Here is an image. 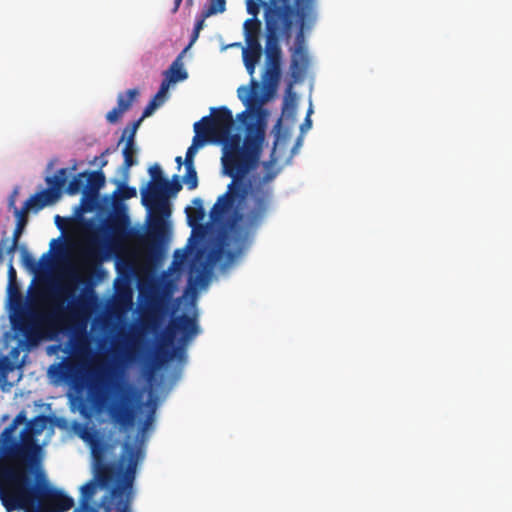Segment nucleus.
Segmentation results:
<instances>
[{
	"label": "nucleus",
	"instance_id": "1",
	"mask_svg": "<svg viewBox=\"0 0 512 512\" xmlns=\"http://www.w3.org/2000/svg\"><path fill=\"white\" fill-rule=\"evenodd\" d=\"M264 131L250 124L246 128L242 150L222 156L223 173L232 180L227 191L222 194L210 211L212 222H221L231 210L232 217L227 221L223 234L224 245L240 252L253 233L266 218L273 197L272 182L278 171L271 162H265V173L252 174L260 162Z\"/></svg>",
	"mask_w": 512,
	"mask_h": 512
},
{
	"label": "nucleus",
	"instance_id": "2",
	"mask_svg": "<svg viewBox=\"0 0 512 512\" xmlns=\"http://www.w3.org/2000/svg\"><path fill=\"white\" fill-rule=\"evenodd\" d=\"M314 0H272L265 9L266 44L265 52L268 66L280 67L281 47L279 41L287 44L291 41L296 28L295 48L290 70L295 81L299 80L308 64L304 49L305 29L315 20Z\"/></svg>",
	"mask_w": 512,
	"mask_h": 512
},
{
	"label": "nucleus",
	"instance_id": "3",
	"mask_svg": "<svg viewBox=\"0 0 512 512\" xmlns=\"http://www.w3.org/2000/svg\"><path fill=\"white\" fill-rule=\"evenodd\" d=\"M168 180L149 182L141 189L142 204L149 210L147 232L130 227L129 216L125 212H116L105 224L109 242L118 246L129 240L140 244L154 246L165 238L166 219L171 215L167 196Z\"/></svg>",
	"mask_w": 512,
	"mask_h": 512
},
{
	"label": "nucleus",
	"instance_id": "4",
	"mask_svg": "<svg viewBox=\"0 0 512 512\" xmlns=\"http://www.w3.org/2000/svg\"><path fill=\"white\" fill-rule=\"evenodd\" d=\"M92 456L97 466L96 477L101 487L110 490V503L115 512H132L131 504L134 497L133 485L139 461L145 455L144 440L137 436L136 443L125 442L119 463H104L105 448L102 444L92 445Z\"/></svg>",
	"mask_w": 512,
	"mask_h": 512
},
{
	"label": "nucleus",
	"instance_id": "5",
	"mask_svg": "<svg viewBox=\"0 0 512 512\" xmlns=\"http://www.w3.org/2000/svg\"><path fill=\"white\" fill-rule=\"evenodd\" d=\"M169 314V301L164 295L153 294L149 296L141 326L144 331L157 336L160 343L157 358L161 362H166L173 357V354L166 351L164 347L172 345L177 334L181 335L180 342L185 344L199 333L197 316L187 314L172 317L167 327L161 330Z\"/></svg>",
	"mask_w": 512,
	"mask_h": 512
},
{
	"label": "nucleus",
	"instance_id": "6",
	"mask_svg": "<svg viewBox=\"0 0 512 512\" xmlns=\"http://www.w3.org/2000/svg\"><path fill=\"white\" fill-rule=\"evenodd\" d=\"M32 281L26 288L25 296L20 292L19 309L10 313L11 332L3 337V349L7 355L0 356V382L10 372L20 368L32 350Z\"/></svg>",
	"mask_w": 512,
	"mask_h": 512
},
{
	"label": "nucleus",
	"instance_id": "7",
	"mask_svg": "<svg viewBox=\"0 0 512 512\" xmlns=\"http://www.w3.org/2000/svg\"><path fill=\"white\" fill-rule=\"evenodd\" d=\"M0 456L15 467H0V477L23 480L25 471H32V419L26 421L23 413L0 434Z\"/></svg>",
	"mask_w": 512,
	"mask_h": 512
},
{
	"label": "nucleus",
	"instance_id": "8",
	"mask_svg": "<svg viewBox=\"0 0 512 512\" xmlns=\"http://www.w3.org/2000/svg\"><path fill=\"white\" fill-rule=\"evenodd\" d=\"M88 399L97 411L108 408L111 419L123 428L134 425L139 395L130 385L120 386L117 398L109 406L107 394L104 389L103 374L100 370H94L87 383Z\"/></svg>",
	"mask_w": 512,
	"mask_h": 512
},
{
	"label": "nucleus",
	"instance_id": "9",
	"mask_svg": "<svg viewBox=\"0 0 512 512\" xmlns=\"http://www.w3.org/2000/svg\"><path fill=\"white\" fill-rule=\"evenodd\" d=\"M235 121L226 106L211 109V116H205L194 124V143L205 145L207 142L221 141L232 132Z\"/></svg>",
	"mask_w": 512,
	"mask_h": 512
},
{
	"label": "nucleus",
	"instance_id": "10",
	"mask_svg": "<svg viewBox=\"0 0 512 512\" xmlns=\"http://www.w3.org/2000/svg\"><path fill=\"white\" fill-rule=\"evenodd\" d=\"M0 467H15L0 456ZM0 498L6 507H25L32 502V471H25L23 480L0 477Z\"/></svg>",
	"mask_w": 512,
	"mask_h": 512
},
{
	"label": "nucleus",
	"instance_id": "11",
	"mask_svg": "<svg viewBox=\"0 0 512 512\" xmlns=\"http://www.w3.org/2000/svg\"><path fill=\"white\" fill-rule=\"evenodd\" d=\"M74 504V499L48 478L34 482V512H67Z\"/></svg>",
	"mask_w": 512,
	"mask_h": 512
},
{
	"label": "nucleus",
	"instance_id": "12",
	"mask_svg": "<svg viewBox=\"0 0 512 512\" xmlns=\"http://www.w3.org/2000/svg\"><path fill=\"white\" fill-rule=\"evenodd\" d=\"M19 194V189L16 187L10 194L8 198V208L9 210H13L14 216L16 218V227L13 233V239L11 244H9L8 238H2L0 241V264L4 261L5 253L13 252L18 244V240L28 223V213L32 209V195H30L24 202L21 209H18L15 205L16 198Z\"/></svg>",
	"mask_w": 512,
	"mask_h": 512
},
{
	"label": "nucleus",
	"instance_id": "13",
	"mask_svg": "<svg viewBox=\"0 0 512 512\" xmlns=\"http://www.w3.org/2000/svg\"><path fill=\"white\" fill-rule=\"evenodd\" d=\"M49 376L56 382L76 384L80 374V366L72 360H63L48 369Z\"/></svg>",
	"mask_w": 512,
	"mask_h": 512
},
{
	"label": "nucleus",
	"instance_id": "14",
	"mask_svg": "<svg viewBox=\"0 0 512 512\" xmlns=\"http://www.w3.org/2000/svg\"><path fill=\"white\" fill-rule=\"evenodd\" d=\"M105 184V175L102 171L87 172L85 177L84 196H96Z\"/></svg>",
	"mask_w": 512,
	"mask_h": 512
},
{
	"label": "nucleus",
	"instance_id": "15",
	"mask_svg": "<svg viewBox=\"0 0 512 512\" xmlns=\"http://www.w3.org/2000/svg\"><path fill=\"white\" fill-rule=\"evenodd\" d=\"M261 21L258 18H249L244 22V36L246 44H261Z\"/></svg>",
	"mask_w": 512,
	"mask_h": 512
},
{
	"label": "nucleus",
	"instance_id": "16",
	"mask_svg": "<svg viewBox=\"0 0 512 512\" xmlns=\"http://www.w3.org/2000/svg\"><path fill=\"white\" fill-rule=\"evenodd\" d=\"M61 196L55 188L47 187V189L34 194V211H38L45 206L56 202Z\"/></svg>",
	"mask_w": 512,
	"mask_h": 512
},
{
	"label": "nucleus",
	"instance_id": "17",
	"mask_svg": "<svg viewBox=\"0 0 512 512\" xmlns=\"http://www.w3.org/2000/svg\"><path fill=\"white\" fill-rule=\"evenodd\" d=\"M259 90V83L252 79L251 87L241 86L238 88V98L248 108L252 107L257 102V93Z\"/></svg>",
	"mask_w": 512,
	"mask_h": 512
},
{
	"label": "nucleus",
	"instance_id": "18",
	"mask_svg": "<svg viewBox=\"0 0 512 512\" xmlns=\"http://www.w3.org/2000/svg\"><path fill=\"white\" fill-rule=\"evenodd\" d=\"M21 287L16 279L15 281H8L7 284V308L8 314L14 312V309H19Z\"/></svg>",
	"mask_w": 512,
	"mask_h": 512
},
{
	"label": "nucleus",
	"instance_id": "19",
	"mask_svg": "<svg viewBox=\"0 0 512 512\" xmlns=\"http://www.w3.org/2000/svg\"><path fill=\"white\" fill-rule=\"evenodd\" d=\"M216 143L223 145V149H222L223 155L222 156H226L229 153L241 151L243 140L239 133L232 134L231 132H229V134L227 135V137L225 139H223L221 141H217Z\"/></svg>",
	"mask_w": 512,
	"mask_h": 512
},
{
	"label": "nucleus",
	"instance_id": "20",
	"mask_svg": "<svg viewBox=\"0 0 512 512\" xmlns=\"http://www.w3.org/2000/svg\"><path fill=\"white\" fill-rule=\"evenodd\" d=\"M183 52L177 56V58L172 62L169 69L164 72L165 76H169L172 79H175V82L183 81L188 78V73L183 67L182 56Z\"/></svg>",
	"mask_w": 512,
	"mask_h": 512
},
{
	"label": "nucleus",
	"instance_id": "21",
	"mask_svg": "<svg viewBox=\"0 0 512 512\" xmlns=\"http://www.w3.org/2000/svg\"><path fill=\"white\" fill-rule=\"evenodd\" d=\"M98 486H101L99 481L91 479L80 488V500L79 504L84 506H90V501L97 492Z\"/></svg>",
	"mask_w": 512,
	"mask_h": 512
},
{
	"label": "nucleus",
	"instance_id": "22",
	"mask_svg": "<svg viewBox=\"0 0 512 512\" xmlns=\"http://www.w3.org/2000/svg\"><path fill=\"white\" fill-rule=\"evenodd\" d=\"M122 153H123L124 161L121 166V169L124 171L125 179H126L128 177L129 169L137 163V161L134 157L136 150L134 147V143H132L131 139L126 140V144H125V147H124Z\"/></svg>",
	"mask_w": 512,
	"mask_h": 512
},
{
	"label": "nucleus",
	"instance_id": "23",
	"mask_svg": "<svg viewBox=\"0 0 512 512\" xmlns=\"http://www.w3.org/2000/svg\"><path fill=\"white\" fill-rule=\"evenodd\" d=\"M47 475L42 467V447L34 439V482L47 479Z\"/></svg>",
	"mask_w": 512,
	"mask_h": 512
},
{
	"label": "nucleus",
	"instance_id": "24",
	"mask_svg": "<svg viewBox=\"0 0 512 512\" xmlns=\"http://www.w3.org/2000/svg\"><path fill=\"white\" fill-rule=\"evenodd\" d=\"M68 177V169L61 168L56 174L53 176L46 177V183L49 187L55 188L59 193H62V190L67 182Z\"/></svg>",
	"mask_w": 512,
	"mask_h": 512
},
{
	"label": "nucleus",
	"instance_id": "25",
	"mask_svg": "<svg viewBox=\"0 0 512 512\" xmlns=\"http://www.w3.org/2000/svg\"><path fill=\"white\" fill-rule=\"evenodd\" d=\"M138 95L139 91L136 88L128 89L125 93H120L117 97V106L124 112L128 111Z\"/></svg>",
	"mask_w": 512,
	"mask_h": 512
},
{
	"label": "nucleus",
	"instance_id": "26",
	"mask_svg": "<svg viewBox=\"0 0 512 512\" xmlns=\"http://www.w3.org/2000/svg\"><path fill=\"white\" fill-rule=\"evenodd\" d=\"M86 175L87 172H82L74 176L68 183L65 192L69 195H76L80 192L84 194Z\"/></svg>",
	"mask_w": 512,
	"mask_h": 512
},
{
	"label": "nucleus",
	"instance_id": "27",
	"mask_svg": "<svg viewBox=\"0 0 512 512\" xmlns=\"http://www.w3.org/2000/svg\"><path fill=\"white\" fill-rule=\"evenodd\" d=\"M242 51L243 61L248 63H258L262 55L261 44H246Z\"/></svg>",
	"mask_w": 512,
	"mask_h": 512
},
{
	"label": "nucleus",
	"instance_id": "28",
	"mask_svg": "<svg viewBox=\"0 0 512 512\" xmlns=\"http://www.w3.org/2000/svg\"><path fill=\"white\" fill-rule=\"evenodd\" d=\"M193 204L196 206L194 210L191 208H186V213L190 222V225H192V222H198L201 221L205 216V211L202 207V200L200 198H195L193 200Z\"/></svg>",
	"mask_w": 512,
	"mask_h": 512
},
{
	"label": "nucleus",
	"instance_id": "29",
	"mask_svg": "<svg viewBox=\"0 0 512 512\" xmlns=\"http://www.w3.org/2000/svg\"><path fill=\"white\" fill-rule=\"evenodd\" d=\"M280 79V67L268 66L266 67L263 75V81L271 87H276Z\"/></svg>",
	"mask_w": 512,
	"mask_h": 512
},
{
	"label": "nucleus",
	"instance_id": "30",
	"mask_svg": "<svg viewBox=\"0 0 512 512\" xmlns=\"http://www.w3.org/2000/svg\"><path fill=\"white\" fill-rule=\"evenodd\" d=\"M226 10V0H210L209 5L203 10L204 17L223 13Z\"/></svg>",
	"mask_w": 512,
	"mask_h": 512
},
{
	"label": "nucleus",
	"instance_id": "31",
	"mask_svg": "<svg viewBox=\"0 0 512 512\" xmlns=\"http://www.w3.org/2000/svg\"><path fill=\"white\" fill-rule=\"evenodd\" d=\"M186 174L183 177L184 183L189 190H194L198 186V176L194 166H185Z\"/></svg>",
	"mask_w": 512,
	"mask_h": 512
},
{
	"label": "nucleus",
	"instance_id": "32",
	"mask_svg": "<svg viewBox=\"0 0 512 512\" xmlns=\"http://www.w3.org/2000/svg\"><path fill=\"white\" fill-rule=\"evenodd\" d=\"M51 422V418L46 415L34 416V438L41 434L47 424Z\"/></svg>",
	"mask_w": 512,
	"mask_h": 512
},
{
	"label": "nucleus",
	"instance_id": "33",
	"mask_svg": "<svg viewBox=\"0 0 512 512\" xmlns=\"http://www.w3.org/2000/svg\"><path fill=\"white\" fill-rule=\"evenodd\" d=\"M181 189H182V184L180 182V178L178 175H174L172 177V181L168 180V185L166 186L168 198L171 195H176Z\"/></svg>",
	"mask_w": 512,
	"mask_h": 512
},
{
	"label": "nucleus",
	"instance_id": "34",
	"mask_svg": "<svg viewBox=\"0 0 512 512\" xmlns=\"http://www.w3.org/2000/svg\"><path fill=\"white\" fill-rule=\"evenodd\" d=\"M141 122H142V118H139L138 120L134 121V122L131 124V127H130V128H129V127H127V128L124 130V132H123V134H122V137H121V139H120L119 143H121L122 141H124V139H125V137H126L127 133H128L127 139H131V140H132V143H134L135 135H136V132H137V130H138V128H139V126H140Z\"/></svg>",
	"mask_w": 512,
	"mask_h": 512
},
{
	"label": "nucleus",
	"instance_id": "35",
	"mask_svg": "<svg viewBox=\"0 0 512 512\" xmlns=\"http://www.w3.org/2000/svg\"><path fill=\"white\" fill-rule=\"evenodd\" d=\"M203 145H196L194 141L192 145L186 151V157L184 161L185 166H194V156L196 154L197 148L202 147Z\"/></svg>",
	"mask_w": 512,
	"mask_h": 512
},
{
	"label": "nucleus",
	"instance_id": "36",
	"mask_svg": "<svg viewBox=\"0 0 512 512\" xmlns=\"http://www.w3.org/2000/svg\"><path fill=\"white\" fill-rule=\"evenodd\" d=\"M124 113V111L116 106L106 114V120L111 124L117 123Z\"/></svg>",
	"mask_w": 512,
	"mask_h": 512
},
{
	"label": "nucleus",
	"instance_id": "37",
	"mask_svg": "<svg viewBox=\"0 0 512 512\" xmlns=\"http://www.w3.org/2000/svg\"><path fill=\"white\" fill-rule=\"evenodd\" d=\"M148 171L151 176V180L149 182L167 180L166 178L163 177L162 169L159 166V164H154L149 168Z\"/></svg>",
	"mask_w": 512,
	"mask_h": 512
},
{
	"label": "nucleus",
	"instance_id": "38",
	"mask_svg": "<svg viewBox=\"0 0 512 512\" xmlns=\"http://www.w3.org/2000/svg\"><path fill=\"white\" fill-rule=\"evenodd\" d=\"M120 193L123 199H131L136 197L137 191L135 187H130L125 184L120 186Z\"/></svg>",
	"mask_w": 512,
	"mask_h": 512
},
{
	"label": "nucleus",
	"instance_id": "39",
	"mask_svg": "<svg viewBox=\"0 0 512 512\" xmlns=\"http://www.w3.org/2000/svg\"><path fill=\"white\" fill-rule=\"evenodd\" d=\"M159 107V103H155V100H150L149 103L146 105V107L144 108L143 110V113H142V116L140 118H142V121L151 116L153 114V112Z\"/></svg>",
	"mask_w": 512,
	"mask_h": 512
},
{
	"label": "nucleus",
	"instance_id": "40",
	"mask_svg": "<svg viewBox=\"0 0 512 512\" xmlns=\"http://www.w3.org/2000/svg\"><path fill=\"white\" fill-rule=\"evenodd\" d=\"M154 413H155V410H154V408H152L142 424V427H141L142 433H144L152 425V423L154 421Z\"/></svg>",
	"mask_w": 512,
	"mask_h": 512
},
{
	"label": "nucleus",
	"instance_id": "41",
	"mask_svg": "<svg viewBox=\"0 0 512 512\" xmlns=\"http://www.w3.org/2000/svg\"><path fill=\"white\" fill-rule=\"evenodd\" d=\"M172 83H176L175 79H172L169 76H165V79L162 81L159 88L160 94H164L166 96L169 86Z\"/></svg>",
	"mask_w": 512,
	"mask_h": 512
},
{
	"label": "nucleus",
	"instance_id": "42",
	"mask_svg": "<svg viewBox=\"0 0 512 512\" xmlns=\"http://www.w3.org/2000/svg\"><path fill=\"white\" fill-rule=\"evenodd\" d=\"M110 152L109 149H106L102 154L101 156H95L94 157V160L92 161V163L94 164H99L100 167H104L107 165L108 161L105 159V156L108 155Z\"/></svg>",
	"mask_w": 512,
	"mask_h": 512
},
{
	"label": "nucleus",
	"instance_id": "43",
	"mask_svg": "<svg viewBox=\"0 0 512 512\" xmlns=\"http://www.w3.org/2000/svg\"><path fill=\"white\" fill-rule=\"evenodd\" d=\"M259 10H260V6L258 3H253L252 1L248 2L247 12L253 16L252 18H257Z\"/></svg>",
	"mask_w": 512,
	"mask_h": 512
},
{
	"label": "nucleus",
	"instance_id": "44",
	"mask_svg": "<svg viewBox=\"0 0 512 512\" xmlns=\"http://www.w3.org/2000/svg\"><path fill=\"white\" fill-rule=\"evenodd\" d=\"M50 335L49 338L53 339L59 331V324L56 321H50L48 324Z\"/></svg>",
	"mask_w": 512,
	"mask_h": 512
},
{
	"label": "nucleus",
	"instance_id": "45",
	"mask_svg": "<svg viewBox=\"0 0 512 512\" xmlns=\"http://www.w3.org/2000/svg\"><path fill=\"white\" fill-rule=\"evenodd\" d=\"M311 113H312V109L310 108V109L308 110L307 116H306V118H305V120H304L303 124L301 125V131H302V132H304V131H306V130L310 129V128H311V126H312V120H311V118H310V114H311Z\"/></svg>",
	"mask_w": 512,
	"mask_h": 512
},
{
	"label": "nucleus",
	"instance_id": "46",
	"mask_svg": "<svg viewBox=\"0 0 512 512\" xmlns=\"http://www.w3.org/2000/svg\"><path fill=\"white\" fill-rule=\"evenodd\" d=\"M24 266L30 273H32V255L29 253L24 255Z\"/></svg>",
	"mask_w": 512,
	"mask_h": 512
},
{
	"label": "nucleus",
	"instance_id": "47",
	"mask_svg": "<svg viewBox=\"0 0 512 512\" xmlns=\"http://www.w3.org/2000/svg\"><path fill=\"white\" fill-rule=\"evenodd\" d=\"M206 18L207 17H204V11H202L201 18L196 21L194 29L200 32L204 27Z\"/></svg>",
	"mask_w": 512,
	"mask_h": 512
},
{
	"label": "nucleus",
	"instance_id": "48",
	"mask_svg": "<svg viewBox=\"0 0 512 512\" xmlns=\"http://www.w3.org/2000/svg\"><path fill=\"white\" fill-rule=\"evenodd\" d=\"M17 279V272L12 264L8 268V281H15Z\"/></svg>",
	"mask_w": 512,
	"mask_h": 512
},
{
	"label": "nucleus",
	"instance_id": "49",
	"mask_svg": "<svg viewBox=\"0 0 512 512\" xmlns=\"http://www.w3.org/2000/svg\"><path fill=\"white\" fill-rule=\"evenodd\" d=\"M81 342H82V340H78L76 338L70 339L69 344L64 349V351L68 352L70 348L75 349Z\"/></svg>",
	"mask_w": 512,
	"mask_h": 512
},
{
	"label": "nucleus",
	"instance_id": "50",
	"mask_svg": "<svg viewBox=\"0 0 512 512\" xmlns=\"http://www.w3.org/2000/svg\"><path fill=\"white\" fill-rule=\"evenodd\" d=\"M73 512H96V510L91 506H84L79 504V507L76 508Z\"/></svg>",
	"mask_w": 512,
	"mask_h": 512
},
{
	"label": "nucleus",
	"instance_id": "51",
	"mask_svg": "<svg viewBox=\"0 0 512 512\" xmlns=\"http://www.w3.org/2000/svg\"><path fill=\"white\" fill-rule=\"evenodd\" d=\"M199 33H200L199 31H197V30L193 29V32H192V35H191V39H190V43H189V45H188V46L183 50V53H185V52H186V50H187L191 45H193V43L198 39V37H199Z\"/></svg>",
	"mask_w": 512,
	"mask_h": 512
},
{
	"label": "nucleus",
	"instance_id": "52",
	"mask_svg": "<svg viewBox=\"0 0 512 512\" xmlns=\"http://www.w3.org/2000/svg\"><path fill=\"white\" fill-rule=\"evenodd\" d=\"M165 97L164 94H160V91H158L151 100H155V103H159V106H161L164 103Z\"/></svg>",
	"mask_w": 512,
	"mask_h": 512
},
{
	"label": "nucleus",
	"instance_id": "53",
	"mask_svg": "<svg viewBox=\"0 0 512 512\" xmlns=\"http://www.w3.org/2000/svg\"><path fill=\"white\" fill-rule=\"evenodd\" d=\"M247 72L252 76L255 72V67L257 63H248L244 62Z\"/></svg>",
	"mask_w": 512,
	"mask_h": 512
},
{
	"label": "nucleus",
	"instance_id": "54",
	"mask_svg": "<svg viewBox=\"0 0 512 512\" xmlns=\"http://www.w3.org/2000/svg\"><path fill=\"white\" fill-rule=\"evenodd\" d=\"M248 118V111L244 110L241 113L237 115V119L241 121L242 123H245Z\"/></svg>",
	"mask_w": 512,
	"mask_h": 512
},
{
	"label": "nucleus",
	"instance_id": "55",
	"mask_svg": "<svg viewBox=\"0 0 512 512\" xmlns=\"http://www.w3.org/2000/svg\"><path fill=\"white\" fill-rule=\"evenodd\" d=\"M36 309L34 308V340H33V343H34V346H36L37 342H38V334H37V331H36Z\"/></svg>",
	"mask_w": 512,
	"mask_h": 512
},
{
	"label": "nucleus",
	"instance_id": "56",
	"mask_svg": "<svg viewBox=\"0 0 512 512\" xmlns=\"http://www.w3.org/2000/svg\"><path fill=\"white\" fill-rule=\"evenodd\" d=\"M290 109V112L291 114H294L295 112V106L293 104H291V106L289 107V102L287 99H285V102H284V108H283V113L286 111V110H289Z\"/></svg>",
	"mask_w": 512,
	"mask_h": 512
},
{
	"label": "nucleus",
	"instance_id": "57",
	"mask_svg": "<svg viewBox=\"0 0 512 512\" xmlns=\"http://www.w3.org/2000/svg\"><path fill=\"white\" fill-rule=\"evenodd\" d=\"M8 509H23L24 512H32V502L27 503L25 507H7Z\"/></svg>",
	"mask_w": 512,
	"mask_h": 512
},
{
	"label": "nucleus",
	"instance_id": "58",
	"mask_svg": "<svg viewBox=\"0 0 512 512\" xmlns=\"http://www.w3.org/2000/svg\"><path fill=\"white\" fill-rule=\"evenodd\" d=\"M63 221H64V219L61 216H59V215L55 216V224L61 230L63 229Z\"/></svg>",
	"mask_w": 512,
	"mask_h": 512
},
{
	"label": "nucleus",
	"instance_id": "59",
	"mask_svg": "<svg viewBox=\"0 0 512 512\" xmlns=\"http://www.w3.org/2000/svg\"><path fill=\"white\" fill-rule=\"evenodd\" d=\"M132 354H133L132 347H127L124 351L125 357L130 359L132 357Z\"/></svg>",
	"mask_w": 512,
	"mask_h": 512
},
{
	"label": "nucleus",
	"instance_id": "60",
	"mask_svg": "<svg viewBox=\"0 0 512 512\" xmlns=\"http://www.w3.org/2000/svg\"><path fill=\"white\" fill-rule=\"evenodd\" d=\"M182 0H174V9L173 12H176L181 4Z\"/></svg>",
	"mask_w": 512,
	"mask_h": 512
},
{
	"label": "nucleus",
	"instance_id": "61",
	"mask_svg": "<svg viewBox=\"0 0 512 512\" xmlns=\"http://www.w3.org/2000/svg\"><path fill=\"white\" fill-rule=\"evenodd\" d=\"M175 161L178 164V169H179L181 167V165H182V157L181 156H177Z\"/></svg>",
	"mask_w": 512,
	"mask_h": 512
},
{
	"label": "nucleus",
	"instance_id": "62",
	"mask_svg": "<svg viewBox=\"0 0 512 512\" xmlns=\"http://www.w3.org/2000/svg\"><path fill=\"white\" fill-rule=\"evenodd\" d=\"M292 87H293V83H292V82H290V83H289V85H288V88H287L288 93H290V92H291Z\"/></svg>",
	"mask_w": 512,
	"mask_h": 512
},
{
	"label": "nucleus",
	"instance_id": "63",
	"mask_svg": "<svg viewBox=\"0 0 512 512\" xmlns=\"http://www.w3.org/2000/svg\"><path fill=\"white\" fill-rule=\"evenodd\" d=\"M76 169H77V163H76V162H74V164H73V165H72V167H71V170L75 171Z\"/></svg>",
	"mask_w": 512,
	"mask_h": 512
},
{
	"label": "nucleus",
	"instance_id": "64",
	"mask_svg": "<svg viewBox=\"0 0 512 512\" xmlns=\"http://www.w3.org/2000/svg\"><path fill=\"white\" fill-rule=\"evenodd\" d=\"M110 506L108 505L107 507H105V512H109L110 511Z\"/></svg>",
	"mask_w": 512,
	"mask_h": 512
}]
</instances>
